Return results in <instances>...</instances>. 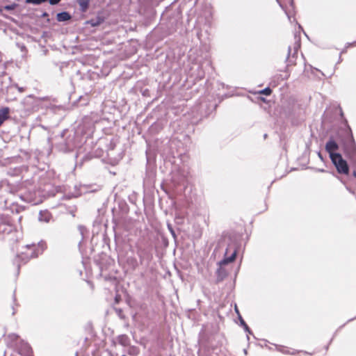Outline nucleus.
<instances>
[{
  "label": "nucleus",
  "mask_w": 356,
  "mask_h": 356,
  "mask_svg": "<svg viewBox=\"0 0 356 356\" xmlns=\"http://www.w3.org/2000/svg\"><path fill=\"white\" fill-rule=\"evenodd\" d=\"M343 149L346 156H354L356 154V145L351 134H348L345 139L331 137L325 144V149L329 156H342L337 152Z\"/></svg>",
  "instance_id": "nucleus-1"
},
{
  "label": "nucleus",
  "mask_w": 356,
  "mask_h": 356,
  "mask_svg": "<svg viewBox=\"0 0 356 356\" xmlns=\"http://www.w3.org/2000/svg\"><path fill=\"white\" fill-rule=\"evenodd\" d=\"M17 192V186L10 184L7 179L0 181V210H4L8 207L7 194H14Z\"/></svg>",
  "instance_id": "nucleus-2"
},
{
  "label": "nucleus",
  "mask_w": 356,
  "mask_h": 356,
  "mask_svg": "<svg viewBox=\"0 0 356 356\" xmlns=\"http://www.w3.org/2000/svg\"><path fill=\"white\" fill-rule=\"evenodd\" d=\"M318 162L324 163L329 158L335 166L338 173L348 175L350 170V165L343 157H314Z\"/></svg>",
  "instance_id": "nucleus-3"
},
{
  "label": "nucleus",
  "mask_w": 356,
  "mask_h": 356,
  "mask_svg": "<svg viewBox=\"0 0 356 356\" xmlns=\"http://www.w3.org/2000/svg\"><path fill=\"white\" fill-rule=\"evenodd\" d=\"M292 160H287L288 164L294 163V165L289 166L290 171L303 170L306 168L315 169L317 171L324 172L323 168L314 165H309L310 163L309 157H291Z\"/></svg>",
  "instance_id": "nucleus-4"
},
{
  "label": "nucleus",
  "mask_w": 356,
  "mask_h": 356,
  "mask_svg": "<svg viewBox=\"0 0 356 356\" xmlns=\"http://www.w3.org/2000/svg\"><path fill=\"white\" fill-rule=\"evenodd\" d=\"M238 250L237 243L231 242L228 244L224 254V258L218 262V265L227 266L235 261Z\"/></svg>",
  "instance_id": "nucleus-5"
},
{
  "label": "nucleus",
  "mask_w": 356,
  "mask_h": 356,
  "mask_svg": "<svg viewBox=\"0 0 356 356\" xmlns=\"http://www.w3.org/2000/svg\"><path fill=\"white\" fill-rule=\"evenodd\" d=\"M24 248L25 250L17 255V257L23 264H26L30 259L38 256V252L34 243L26 245Z\"/></svg>",
  "instance_id": "nucleus-6"
},
{
  "label": "nucleus",
  "mask_w": 356,
  "mask_h": 356,
  "mask_svg": "<svg viewBox=\"0 0 356 356\" xmlns=\"http://www.w3.org/2000/svg\"><path fill=\"white\" fill-rule=\"evenodd\" d=\"M12 221L8 216H0V235L8 234L14 230L15 227Z\"/></svg>",
  "instance_id": "nucleus-7"
},
{
  "label": "nucleus",
  "mask_w": 356,
  "mask_h": 356,
  "mask_svg": "<svg viewBox=\"0 0 356 356\" xmlns=\"http://www.w3.org/2000/svg\"><path fill=\"white\" fill-rule=\"evenodd\" d=\"M137 254L139 257L140 264L145 265L146 267L148 266L153 259L152 248H140L138 249Z\"/></svg>",
  "instance_id": "nucleus-8"
},
{
  "label": "nucleus",
  "mask_w": 356,
  "mask_h": 356,
  "mask_svg": "<svg viewBox=\"0 0 356 356\" xmlns=\"http://www.w3.org/2000/svg\"><path fill=\"white\" fill-rule=\"evenodd\" d=\"M90 186L87 185H75L74 187L73 192H69L63 196V199L70 200L71 198L78 197L81 196L83 193H86L88 192L89 188Z\"/></svg>",
  "instance_id": "nucleus-9"
},
{
  "label": "nucleus",
  "mask_w": 356,
  "mask_h": 356,
  "mask_svg": "<svg viewBox=\"0 0 356 356\" xmlns=\"http://www.w3.org/2000/svg\"><path fill=\"white\" fill-rule=\"evenodd\" d=\"M20 198L26 202L36 204L38 203L35 200V193L34 191H28L24 193H21L19 195Z\"/></svg>",
  "instance_id": "nucleus-10"
},
{
  "label": "nucleus",
  "mask_w": 356,
  "mask_h": 356,
  "mask_svg": "<svg viewBox=\"0 0 356 356\" xmlns=\"http://www.w3.org/2000/svg\"><path fill=\"white\" fill-rule=\"evenodd\" d=\"M218 268L216 270V282L220 283L222 282L228 275L229 272L225 267V266L218 265Z\"/></svg>",
  "instance_id": "nucleus-11"
},
{
  "label": "nucleus",
  "mask_w": 356,
  "mask_h": 356,
  "mask_svg": "<svg viewBox=\"0 0 356 356\" xmlns=\"http://www.w3.org/2000/svg\"><path fill=\"white\" fill-rule=\"evenodd\" d=\"M32 349L30 345L24 341H22L18 347V353L23 356H31Z\"/></svg>",
  "instance_id": "nucleus-12"
},
{
  "label": "nucleus",
  "mask_w": 356,
  "mask_h": 356,
  "mask_svg": "<svg viewBox=\"0 0 356 356\" xmlns=\"http://www.w3.org/2000/svg\"><path fill=\"white\" fill-rule=\"evenodd\" d=\"M10 118V108L3 107L0 109V127Z\"/></svg>",
  "instance_id": "nucleus-13"
},
{
  "label": "nucleus",
  "mask_w": 356,
  "mask_h": 356,
  "mask_svg": "<svg viewBox=\"0 0 356 356\" xmlns=\"http://www.w3.org/2000/svg\"><path fill=\"white\" fill-rule=\"evenodd\" d=\"M122 157H102V161L105 165L115 166L118 165Z\"/></svg>",
  "instance_id": "nucleus-14"
},
{
  "label": "nucleus",
  "mask_w": 356,
  "mask_h": 356,
  "mask_svg": "<svg viewBox=\"0 0 356 356\" xmlns=\"http://www.w3.org/2000/svg\"><path fill=\"white\" fill-rule=\"evenodd\" d=\"M118 341L119 344L122 346H128L130 344V339L127 334H120L118 337Z\"/></svg>",
  "instance_id": "nucleus-15"
},
{
  "label": "nucleus",
  "mask_w": 356,
  "mask_h": 356,
  "mask_svg": "<svg viewBox=\"0 0 356 356\" xmlns=\"http://www.w3.org/2000/svg\"><path fill=\"white\" fill-rule=\"evenodd\" d=\"M236 312L238 314V319L240 321V325L243 327L244 330L246 332H248V334H252V332L251 331V330L250 329L248 325L246 324V323L245 322V321L243 320L242 316L240 315L239 312L236 307Z\"/></svg>",
  "instance_id": "nucleus-16"
},
{
  "label": "nucleus",
  "mask_w": 356,
  "mask_h": 356,
  "mask_svg": "<svg viewBox=\"0 0 356 356\" xmlns=\"http://www.w3.org/2000/svg\"><path fill=\"white\" fill-rule=\"evenodd\" d=\"M71 19V15L67 12H61L57 14L56 19L58 22H65Z\"/></svg>",
  "instance_id": "nucleus-17"
},
{
  "label": "nucleus",
  "mask_w": 356,
  "mask_h": 356,
  "mask_svg": "<svg viewBox=\"0 0 356 356\" xmlns=\"http://www.w3.org/2000/svg\"><path fill=\"white\" fill-rule=\"evenodd\" d=\"M51 218V214L47 211H44V212L40 211L39 213L38 219L40 221L49 222Z\"/></svg>",
  "instance_id": "nucleus-18"
},
{
  "label": "nucleus",
  "mask_w": 356,
  "mask_h": 356,
  "mask_svg": "<svg viewBox=\"0 0 356 356\" xmlns=\"http://www.w3.org/2000/svg\"><path fill=\"white\" fill-rule=\"evenodd\" d=\"M78 3L80 6V10L82 12H86L88 8L90 0H78Z\"/></svg>",
  "instance_id": "nucleus-19"
},
{
  "label": "nucleus",
  "mask_w": 356,
  "mask_h": 356,
  "mask_svg": "<svg viewBox=\"0 0 356 356\" xmlns=\"http://www.w3.org/2000/svg\"><path fill=\"white\" fill-rule=\"evenodd\" d=\"M167 227L169 230L170 233L171 234L172 238H174L175 241L177 242V236L175 233V231L174 230L172 225L170 222H167Z\"/></svg>",
  "instance_id": "nucleus-20"
},
{
  "label": "nucleus",
  "mask_w": 356,
  "mask_h": 356,
  "mask_svg": "<svg viewBox=\"0 0 356 356\" xmlns=\"http://www.w3.org/2000/svg\"><path fill=\"white\" fill-rule=\"evenodd\" d=\"M67 212L71 214L73 217H75L77 208L75 205L66 207Z\"/></svg>",
  "instance_id": "nucleus-21"
},
{
  "label": "nucleus",
  "mask_w": 356,
  "mask_h": 356,
  "mask_svg": "<svg viewBox=\"0 0 356 356\" xmlns=\"http://www.w3.org/2000/svg\"><path fill=\"white\" fill-rule=\"evenodd\" d=\"M78 230H79L80 234L81 235V241H82L84 238L85 233L87 232V229L86 228L85 226L80 225L78 226Z\"/></svg>",
  "instance_id": "nucleus-22"
},
{
  "label": "nucleus",
  "mask_w": 356,
  "mask_h": 356,
  "mask_svg": "<svg viewBox=\"0 0 356 356\" xmlns=\"http://www.w3.org/2000/svg\"><path fill=\"white\" fill-rule=\"evenodd\" d=\"M47 0H26V3H32L34 5H40L42 3L47 1Z\"/></svg>",
  "instance_id": "nucleus-23"
},
{
  "label": "nucleus",
  "mask_w": 356,
  "mask_h": 356,
  "mask_svg": "<svg viewBox=\"0 0 356 356\" xmlns=\"http://www.w3.org/2000/svg\"><path fill=\"white\" fill-rule=\"evenodd\" d=\"M277 3H279L280 6L285 10L284 9V2L285 1V0H277ZM286 1H287L291 6H293V0H286Z\"/></svg>",
  "instance_id": "nucleus-24"
},
{
  "label": "nucleus",
  "mask_w": 356,
  "mask_h": 356,
  "mask_svg": "<svg viewBox=\"0 0 356 356\" xmlns=\"http://www.w3.org/2000/svg\"><path fill=\"white\" fill-rule=\"evenodd\" d=\"M350 160V169L356 168V157H348Z\"/></svg>",
  "instance_id": "nucleus-25"
},
{
  "label": "nucleus",
  "mask_w": 356,
  "mask_h": 356,
  "mask_svg": "<svg viewBox=\"0 0 356 356\" xmlns=\"http://www.w3.org/2000/svg\"><path fill=\"white\" fill-rule=\"evenodd\" d=\"M16 7H17V4L16 3H13V4H10V5L5 6L3 7V8L6 10L10 11V10H13Z\"/></svg>",
  "instance_id": "nucleus-26"
},
{
  "label": "nucleus",
  "mask_w": 356,
  "mask_h": 356,
  "mask_svg": "<svg viewBox=\"0 0 356 356\" xmlns=\"http://www.w3.org/2000/svg\"><path fill=\"white\" fill-rule=\"evenodd\" d=\"M272 90L270 88H266L263 90H261L259 93L265 95H270Z\"/></svg>",
  "instance_id": "nucleus-27"
},
{
  "label": "nucleus",
  "mask_w": 356,
  "mask_h": 356,
  "mask_svg": "<svg viewBox=\"0 0 356 356\" xmlns=\"http://www.w3.org/2000/svg\"><path fill=\"white\" fill-rule=\"evenodd\" d=\"M300 40H298L296 42V43H295V44H294V47H293V50H294V53H293V54H296V53L298 52V49L300 48Z\"/></svg>",
  "instance_id": "nucleus-28"
},
{
  "label": "nucleus",
  "mask_w": 356,
  "mask_h": 356,
  "mask_svg": "<svg viewBox=\"0 0 356 356\" xmlns=\"http://www.w3.org/2000/svg\"><path fill=\"white\" fill-rule=\"evenodd\" d=\"M351 46H356V41H355V42H353L352 43H347L346 44L345 49L341 51V54L345 53L346 51V49L350 47H351Z\"/></svg>",
  "instance_id": "nucleus-29"
},
{
  "label": "nucleus",
  "mask_w": 356,
  "mask_h": 356,
  "mask_svg": "<svg viewBox=\"0 0 356 356\" xmlns=\"http://www.w3.org/2000/svg\"><path fill=\"white\" fill-rule=\"evenodd\" d=\"M61 0H49V2L51 5H56L58 4Z\"/></svg>",
  "instance_id": "nucleus-30"
},
{
  "label": "nucleus",
  "mask_w": 356,
  "mask_h": 356,
  "mask_svg": "<svg viewBox=\"0 0 356 356\" xmlns=\"http://www.w3.org/2000/svg\"><path fill=\"white\" fill-rule=\"evenodd\" d=\"M9 337H10L12 340H15L17 339L18 336L15 334H12L9 335Z\"/></svg>",
  "instance_id": "nucleus-31"
},
{
  "label": "nucleus",
  "mask_w": 356,
  "mask_h": 356,
  "mask_svg": "<svg viewBox=\"0 0 356 356\" xmlns=\"http://www.w3.org/2000/svg\"><path fill=\"white\" fill-rule=\"evenodd\" d=\"M353 170V176L356 177V168H351Z\"/></svg>",
  "instance_id": "nucleus-32"
},
{
  "label": "nucleus",
  "mask_w": 356,
  "mask_h": 356,
  "mask_svg": "<svg viewBox=\"0 0 356 356\" xmlns=\"http://www.w3.org/2000/svg\"><path fill=\"white\" fill-rule=\"evenodd\" d=\"M146 158H147V163L150 162L152 159H155V157H149V156H147Z\"/></svg>",
  "instance_id": "nucleus-33"
},
{
  "label": "nucleus",
  "mask_w": 356,
  "mask_h": 356,
  "mask_svg": "<svg viewBox=\"0 0 356 356\" xmlns=\"http://www.w3.org/2000/svg\"><path fill=\"white\" fill-rule=\"evenodd\" d=\"M134 264H133V267H134V268H136V267L138 265L137 261L136 259H134Z\"/></svg>",
  "instance_id": "nucleus-34"
},
{
  "label": "nucleus",
  "mask_w": 356,
  "mask_h": 356,
  "mask_svg": "<svg viewBox=\"0 0 356 356\" xmlns=\"http://www.w3.org/2000/svg\"><path fill=\"white\" fill-rule=\"evenodd\" d=\"M285 13L286 14L287 17H288V19L289 21H291V16L289 15V14L287 13V11L285 10Z\"/></svg>",
  "instance_id": "nucleus-35"
},
{
  "label": "nucleus",
  "mask_w": 356,
  "mask_h": 356,
  "mask_svg": "<svg viewBox=\"0 0 356 356\" xmlns=\"http://www.w3.org/2000/svg\"><path fill=\"white\" fill-rule=\"evenodd\" d=\"M48 15H48V13H44L42 14V16L43 17H48Z\"/></svg>",
  "instance_id": "nucleus-36"
},
{
  "label": "nucleus",
  "mask_w": 356,
  "mask_h": 356,
  "mask_svg": "<svg viewBox=\"0 0 356 356\" xmlns=\"http://www.w3.org/2000/svg\"><path fill=\"white\" fill-rule=\"evenodd\" d=\"M291 51V48L289 47V49H288V56L290 55Z\"/></svg>",
  "instance_id": "nucleus-37"
},
{
  "label": "nucleus",
  "mask_w": 356,
  "mask_h": 356,
  "mask_svg": "<svg viewBox=\"0 0 356 356\" xmlns=\"http://www.w3.org/2000/svg\"><path fill=\"white\" fill-rule=\"evenodd\" d=\"M13 300H14V302H16V296H15V292L13 293Z\"/></svg>",
  "instance_id": "nucleus-38"
},
{
  "label": "nucleus",
  "mask_w": 356,
  "mask_h": 356,
  "mask_svg": "<svg viewBox=\"0 0 356 356\" xmlns=\"http://www.w3.org/2000/svg\"><path fill=\"white\" fill-rule=\"evenodd\" d=\"M12 308H13V309L12 314H13V315H15V309L14 306H12Z\"/></svg>",
  "instance_id": "nucleus-39"
},
{
  "label": "nucleus",
  "mask_w": 356,
  "mask_h": 356,
  "mask_svg": "<svg viewBox=\"0 0 356 356\" xmlns=\"http://www.w3.org/2000/svg\"><path fill=\"white\" fill-rule=\"evenodd\" d=\"M98 189L97 188H95V189H91L90 190V191L91 192H95V191H97Z\"/></svg>",
  "instance_id": "nucleus-40"
},
{
  "label": "nucleus",
  "mask_w": 356,
  "mask_h": 356,
  "mask_svg": "<svg viewBox=\"0 0 356 356\" xmlns=\"http://www.w3.org/2000/svg\"><path fill=\"white\" fill-rule=\"evenodd\" d=\"M117 312H118L119 314L122 313V310L120 309H118Z\"/></svg>",
  "instance_id": "nucleus-41"
},
{
  "label": "nucleus",
  "mask_w": 356,
  "mask_h": 356,
  "mask_svg": "<svg viewBox=\"0 0 356 356\" xmlns=\"http://www.w3.org/2000/svg\"><path fill=\"white\" fill-rule=\"evenodd\" d=\"M91 157H88V156H86V157H84L85 159H90Z\"/></svg>",
  "instance_id": "nucleus-42"
},
{
  "label": "nucleus",
  "mask_w": 356,
  "mask_h": 356,
  "mask_svg": "<svg viewBox=\"0 0 356 356\" xmlns=\"http://www.w3.org/2000/svg\"><path fill=\"white\" fill-rule=\"evenodd\" d=\"M179 156H183V153L182 152H179Z\"/></svg>",
  "instance_id": "nucleus-43"
},
{
  "label": "nucleus",
  "mask_w": 356,
  "mask_h": 356,
  "mask_svg": "<svg viewBox=\"0 0 356 356\" xmlns=\"http://www.w3.org/2000/svg\"><path fill=\"white\" fill-rule=\"evenodd\" d=\"M21 219H22V216H19V217L18 218L19 221H20V220H21Z\"/></svg>",
  "instance_id": "nucleus-44"
},
{
  "label": "nucleus",
  "mask_w": 356,
  "mask_h": 356,
  "mask_svg": "<svg viewBox=\"0 0 356 356\" xmlns=\"http://www.w3.org/2000/svg\"><path fill=\"white\" fill-rule=\"evenodd\" d=\"M16 212L18 213L19 212V209L18 208H16Z\"/></svg>",
  "instance_id": "nucleus-45"
},
{
  "label": "nucleus",
  "mask_w": 356,
  "mask_h": 356,
  "mask_svg": "<svg viewBox=\"0 0 356 356\" xmlns=\"http://www.w3.org/2000/svg\"><path fill=\"white\" fill-rule=\"evenodd\" d=\"M122 356H127V355H122Z\"/></svg>",
  "instance_id": "nucleus-46"
}]
</instances>
